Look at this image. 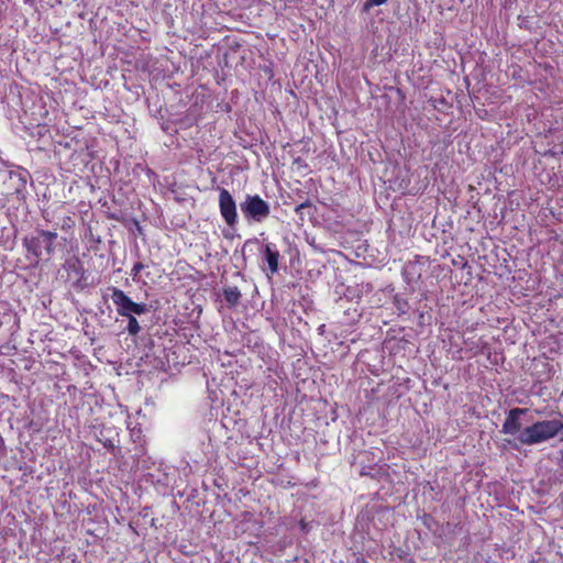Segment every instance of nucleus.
Masks as SVG:
<instances>
[{"label": "nucleus", "mask_w": 563, "mask_h": 563, "mask_svg": "<svg viewBox=\"0 0 563 563\" xmlns=\"http://www.w3.org/2000/svg\"><path fill=\"white\" fill-rule=\"evenodd\" d=\"M56 227L65 232V233H74V229L76 227V220L75 214L73 212L65 214L60 218H58V222L56 223Z\"/></svg>", "instance_id": "9"}, {"label": "nucleus", "mask_w": 563, "mask_h": 563, "mask_svg": "<svg viewBox=\"0 0 563 563\" xmlns=\"http://www.w3.org/2000/svg\"><path fill=\"white\" fill-rule=\"evenodd\" d=\"M58 239L56 231L35 228L34 231L22 239L25 257L32 268H38L41 263H48L55 254V245Z\"/></svg>", "instance_id": "1"}, {"label": "nucleus", "mask_w": 563, "mask_h": 563, "mask_svg": "<svg viewBox=\"0 0 563 563\" xmlns=\"http://www.w3.org/2000/svg\"><path fill=\"white\" fill-rule=\"evenodd\" d=\"M312 207L311 202L309 199H307L306 201L299 203L298 206H296L295 208V212L300 217V219L302 220V214H303V210L305 209H310Z\"/></svg>", "instance_id": "12"}, {"label": "nucleus", "mask_w": 563, "mask_h": 563, "mask_svg": "<svg viewBox=\"0 0 563 563\" xmlns=\"http://www.w3.org/2000/svg\"><path fill=\"white\" fill-rule=\"evenodd\" d=\"M144 267H145L144 264L141 263V262H136L133 265V267L131 269V276H132L133 280H137L139 279V275L143 271Z\"/></svg>", "instance_id": "13"}, {"label": "nucleus", "mask_w": 563, "mask_h": 563, "mask_svg": "<svg viewBox=\"0 0 563 563\" xmlns=\"http://www.w3.org/2000/svg\"><path fill=\"white\" fill-rule=\"evenodd\" d=\"M241 211L245 219L254 222H263L271 213L269 203L260 195H246L240 203Z\"/></svg>", "instance_id": "4"}, {"label": "nucleus", "mask_w": 563, "mask_h": 563, "mask_svg": "<svg viewBox=\"0 0 563 563\" xmlns=\"http://www.w3.org/2000/svg\"><path fill=\"white\" fill-rule=\"evenodd\" d=\"M65 268L68 272H73L78 276H82L85 273L84 265L78 256H71L65 261Z\"/></svg>", "instance_id": "10"}, {"label": "nucleus", "mask_w": 563, "mask_h": 563, "mask_svg": "<svg viewBox=\"0 0 563 563\" xmlns=\"http://www.w3.org/2000/svg\"><path fill=\"white\" fill-rule=\"evenodd\" d=\"M111 299L117 313L121 317L141 316L148 311L144 302H134L122 289L111 288Z\"/></svg>", "instance_id": "3"}, {"label": "nucleus", "mask_w": 563, "mask_h": 563, "mask_svg": "<svg viewBox=\"0 0 563 563\" xmlns=\"http://www.w3.org/2000/svg\"><path fill=\"white\" fill-rule=\"evenodd\" d=\"M223 297L229 307L233 308L240 302L242 294L236 286H228L223 288Z\"/></svg>", "instance_id": "8"}, {"label": "nucleus", "mask_w": 563, "mask_h": 563, "mask_svg": "<svg viewBox=\"0 0 563 563\" xmlns=\"http://www.w3.org/2000/svg\"><path fill=\"white\" fill-rule=\"evenodd\" d=\"M302 162V159L299 157V158H296L294 164H300Z\"/></svg>", "instance_id": "15"}, {"label": "nucleus", "mask_w": 563, "mask_h": 563, "mask_svg": "<svg viewBox=\"0 0 563 563\" xmlns=\"http://www.w3.org/2000/svg\"><path fill=\"white\" fill-rule=\"evenodd\" d=\"M528 412L527 408H512L508 411L506 419L501 426V433L509 434V435H516L520 434L521 430V422L520 417L525 416Z\"/></svg>", "instance_id": "6"}, {"label": "nucleus", "mask_w": 563, "mask_h": 563, "mask_svg": "<svg viewBox=\"0 0 563 563\" xmlns=\"http://www.w3.org/2000/svg\"><path fill=\"white\" fill-rule=\"evenodd\" d=\"M128 319L126 331L130 335H137L141 332V327L135 316L125 317Z\"/></svg>", "instance_id": "11"}, {"label": "nucleus", "mask_w": 563, "mask_h": 563, "mask_svg": "<svg viewBox=\"0 0 563 563\" xmlns=\"http://www.w3.org/2000/svg\"><path fill=\"white\" fill-rule=\"evenodd\" d=\"M263 257L267 263L268 272L271 274L277 273L280 258V253L277 249V245L272 242L266 243L264 246Z\"/></svg>", "instance_id": "7"}, {"label": "nucleus", "mask_w": 563, "mask_h": 563, "mask_svg": "<svg viewBox=\"0 0 563 563\" xmlns=\"http://www.w3.org/2000/svg\"><path fill=\"white\" fill-rule=\"evenodd\" d=\"M563 431V421L558 419L538 420L531 426L522 429L517 437V441L521 445H536L555 437L560 435Z\"/></svg>", "instance_id": "2"}, {"label": "nucleus", "mask_w": 563, "mask_h": 563, "mask_svg": "<svg viewBox=\"0 0 563 563\" xmlns=\"http://www.w3.org/2000/svg\"><path fill=\"white\" fill-rule=\"evenodd\" d=\"M388 0H366L364 3V11L371 10L373 7H378L386 3Z\"/></svg>", "instance_id": "14"}, {"label": "nucleus", "mask_w": 563, "mask_h": 563, "mask_svg": "<svg viewBox=\"0 0 563 563\" xmlns=\"http://www.w3.org/2000/svg\"><path fill=\"white\" fill-rule=\"evenodd\" d=\"M219 210L228 227L234 228L238 224L236 202L225 188L219 189Z\"/></svg>", "instance_id": "5"}]
</instances>
